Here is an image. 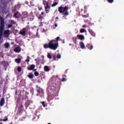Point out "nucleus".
Here are the masks:
<instances>
[{
  "mask_svg": "<svg viewBox=\"0 0 124 124\" xmlns=\"http://www.w3.org/2000/svg\"><path fill=\"white\" fill-rule=\"evenodd\" d=\"M60 40V37H57L56 40H51L49 41L48 44H46L44 45V48L45 49H51V50H56L59 47V41Z\"/></svg>",
  "mask_w": 124,
  "mask_h": 124,
  "instance_id": "nucleus-1",
  "label": "nucleus"
},
{
  "mask_svg": "<svg viewBox=\"0 0 124 124\" xmlns=\"http://www.w3.org/2000/svg\"><path fill=\"white\" fill-rule=\"evenodd\" d=\"M58 11L61 14L63 13L62 15L64 16H68L69 13L68 11V7L65 6V7L60 6L58 8Z\"/></svg>",
  "mask_w": 124,
  "mask_h": 124,
  "instance_id": "nucleus-2",
  "label": "nucleus"
},
{
  "mask_svg": "<svg viewBox=\"0 0 124 124\" xmlns=\"http://www.w3.org/2000/svg\"><path fill=\"white\" fill-rule=\"evenodd\" d=\"M4 30V18L0 16V40L1 39L2 32Z\"/></svg>",
  "mask_w": 124,
  "mask_h": 124,
  "instance_id": "nucleus-3",
  "label": "nucleus"
},
{
  "mask_svg": "<svg viewBox=\"0 0 124 124\" xmlns=\"http://www.w3.org/2000/svg\"><path fill=\"white\" fill-rule=\"evenodd\" d=\"M43 4L44 5L46 13H49L50 11L48 9H51V6H50V5H49V3H48L46 0H43Z\"/></svg>",
  "mask_w": 124,
  "mask_h": 124,
  "instance_id": "nucleus-4",
  "label": "nucleus"
},
{
  "mask_svg": "<svg viewBox=\"0 0 124 124\" xmlns=\"http://www.w3.org/2000/svg\"><path fill=\"white\" fill-rule=\"evenodd\" d=\"M28 16H29V15L28 14V13L26 12H24L22 13V15H20V18L23 22L24 21H26V19L27 18H28Z\"/></svg>",
  "mask_w": 124,
  "mask_h": 124,
  "instance_id": "nucleus-5",
  "label": "nucleus"
},
{
  "mask_svg": "<svg viewBox=\"0 0 124 124\" xmlns=\"http://www.w3.org/2000/svg\"><path fill=\"white\" fill-rule=\"evenodd\" d=\"M27 32V29L23 28V29L19 31V34L23 35V36H26V33Z\"/></svg>",
  "mask_w": 124,
  "mask_h": 124,
  "instance_id": "nucleus-6",
  "label": "nucleus"
},
{
  "mask_svg": "<svg viewBox=\"0 0 124 124\" xmlns=\"http://www.w3.org/2000/svg\"><path fill=\"white\" fill-rule=\"evenodd\" d=\"M14 51L16 52V53H20L21 52V47H20V46H17L14 49Z\"/></svg>",
  "mask_w": 124,
  "mask_h": 124,
  "instance_id": "nucleus-7",
  "label": "nucleus"
},
{
  "mask_svg": "<svg viewBox=\"0 0 124 124\" xmlns=\"http://www.w3.org/2000/svg\"><path fill=\"white\" fill-rule=\"evenodd\" d=\"M9 32H10V30H5L4 31V34L5 35H7V37H8L9 36Z\"/></svg>",
  "mask_w": 124,
  "mask_h": 124,
  "instance_id": "nucleus-8",
  "label": "nucleus"
},
{
  "mask_svg": "<svg viewBox=\"0 0 124 124\" xmlns=\"http://www.w3.org/2000/svg\"><path fill=\"white\" fill-rule=\"evenodd\" d=\"M88 31L92 36H95V33L92 29H89Z\"/></svg>",
  "mask_w": 124,
  "mask_h": 124,
  "instance_id": "nucleus-9",
  "label": "nucleus"
},
{
  "mask_svg": "<svg viewBox=\"0 0 124 124\" xmlns=\"http://www.w3.org/2000/svg\"><path fill=\"white\" fill-rule=\"evenodd\" d=\"M77 37L80 40H84V39H85V37H84L83 35L78 34L77 35Z\"/></svg>",
  "mask_w": 124,
  "mask_h": 124,
  "instance_id": "nucleus-10",
  "label": "nucleus"
},
{
  "mask_svg": "<svg viewBox=\"0 0 124 124\" xmlns=\"http://www.w3.org/2000/svg\"><path fill=\"white\" fill-rule=\"evenodd\" d=\"M4 102H5L4 98H1L0 101V106H3V105H4Z\"/></svg>",
  "mask_w": 124,
  "mask_h": 124,
  "instance_id": "nucleus-11",
  "label": "nucleus"
},
{
  "mask_svg": "<svg viewBox=\"0 0 124 124\" xmlns=\"http://www.w3.org/2000/svg\"><path fill=\"white\" fill-rule=\"evenodd\" d=\"M35 67V65L32 64L30 66V68H28L27 69L28 70H33Z\"/></svg>",
  "mask_w": 124,
  "mask_h": 124,
  "instance_id": "nucleus-12",
  "label": "nucleus"
},
{
  "mask_svg": "<svg viewBox=\"0 0 124 124\" xmlns=\"http://www.w3.org/2000/svg\"><path fill=\"white\" fill-rule=\"evenodd\" d=\"M87 47L89 50H93V46L91 45V44H88L87 45Z\"/></svg>",
  "mask_w": 124,
  "mask_h": 124,
  "instance_id": "nucleus-13",
  "label": "nucleus"
},
{
  "mask_svg": "<svg viewBox=\"0 0 124 124\" xmlns=\"http://www.w3.org/2000/svg\"><path fill=\"white\" fill-rule=\"evenodd\" d=\"M80 47L81 49H84L85 48V44H84V43L80 42L79 44Z\"/></svg>",
  "mask_w": 124,
  "mask_h": 124,
  "instance_id": "nucleus-14",
  "label": "nucleus"
},
{
  "mask_svg": "<svg viewBox=\"0 0 124 124\" xmlns=\"http://www.w3.org/2000/svg\"><path fill=\"white\" fill-rule=\"evenodd\" d=\"M44 70L46 72H48V71H50V69H49V67H48L47 66H45Z\"/></svg>",
  "mask_w": 124,
  "mask_h": 124,
  "instance_id": "nucleus-15",
  "label": "nucleus"
},
{
  "mask_svg": "<svg viewBox=\"0 0 124 124\" xmlns=\"http://www.w3.org/2000/svg\"><path fill=\"white\" fill-rule=\"evenodd\" d=\"M9 46H10V44L8 43H6L4 45V47L6 49H8L9 48Z\"/></svg>",
  "mask_w": 124,
  "mask_h": 124,
  "instance_id": "nucleus-16",
  "label": "nucleus"
},
{
  "mask_svg": "<svg viewBox=\"0 0 124 124\" xmlns=\"http://www.w3.org/2000/svg\"><path fill=\"white\" fill-rule=\"evenodd\" d=\"M19 14H19V13H18V12L15 13L14 15L15 18H19V16H18V15H19Z\"/></svg>",
  "mask_w": 124,
  "mask_h": 124,
  "instance_id": "nucleus-17",
  "label": "nucleus"
},
{
  "mask_svg": "<svg viewBox=\"0 0 124 124\" xmlns=\"http://www.w3.org/2000/svg\"><path fill=\"white\" fill-rule=\"evenodd\" d=\"M15 62L17 63H20L21 62V59L18 58V59H15Z\"/></svg>",
  "mask_w": 124,
  "mask_h": 124,
  "instance_id": "nucleus-18",
  "label": "nucleus"
},
{
  "mask_svg": "<svg viewBox=\"0 0 124 124\" xmlns=\"http://www.w3.org/2000/svg\"><path fill=\"white\" fill-rule=\"evenodd\" d=\"M80 32L81 33H83V32H87V31H86V30H85V29H81L80 30Z\"/></svg>",
  "mask_w": 124,
  "mask_h": 124,
  "instance_id": "nucleus-19",
  "label": "nucleus"
},
{
  "mask_svg": "<svg viewBox=\"0 0 124 124\" xmlns=\"http://www.w3.org/2000/svg\"><path fill=\"white\" fill-rule=\"evenodd\" d=\"M58 4H59V3H58V2H54V3H53L51 5V7H55V6H56V5H58Z\"/></svg>",
  "mask_w": 124,
  "mask_h": 124,
  "instance_id": "nucleus-20",
  "label": "nucleus"
},
{
  "mask_svg": "<svg viewBox=\"0 0 124 124\" xmlns=\"http://www.w3.org/2000/svg\"><path fill=\"white\" fill-rule=\"evenodd\" d=\"M28 77H29L30 79H32V78H33V74H29V75L28 76Z\"/></svg>",
  "mask_w": 124,
  "mask_h": 124,
  "instance_id": "nucleus-21",
  "label": "nucleus"
},
{
  "mask_svg": "<svg viewBox=\"0 0 124 124\" xmlns=\"http://www.w3.org/2000/svg\"><path fill=\"white\" fill-rule=\"evenodd\" d=\"M83 18H88L89 17V14H87L86 15H82Z\"/></svg>",
  "mask_w": 124,
  "mask_h": 124,
  "instance_id": "nucleus-22",
  "label": "nucleus"
},
{
  "mask_svg": "<svg viewBox=\"0 0 124 124\" xmlns=\"http://www.w3.org/2000/svg\"><path fill=\"white\" fill-rule=\"evenodd\" d=\"M47 57L48 58V59H49V60H51V59H52V56L51 55V54L50 53H48Z\"/></svg>",
  "mask_w": 124,
  "mask_h": 124,
  "instance_id": "nucleus-23",
  "label": "nucleus"
},
{
  "mask_svg": "<svg viewBox=\"0 0 124 124\" xmlns=\"http://www.w3.org/2000/svg\"><path fill=\"white\" fill-rule=\"evenodd\" d=\"M34 74L35 76H36V77L39 76V73H38V72H37V71L35 72L34 73Z\"/></svg>",
  "mask_w": 124,
  "mask_h": 124,
  "instance_id": "nucleus-24",
  "label": "nucleus"
},
{
  "mask_svg": "<svg viewBox=\"0 0 124 124\" xmlns=\"http://www.w3.org/2000/svg\"><path fill=\"white\" fill-rule=\"evenodd\" d=\"M73 39H74L73 42L75 43V44H76V43H77V42L76 41V39H77L76 37H73Z\"/></svg>",
  "mask_w": 124,
  "mask_h": 124,
  "instance_id": "nucleus-25",
  "label": "nucleus"
},
{
  "mask_svg": "<svg viewBox=\"0 0 124 124\" xmlns=\"http://www.w3.org/2000/svg\"><path fill=\"white\" fill-rule=\"evenodd\" d=\"M22 108H23V105L20 104L19 105V107H18V110H19V111H21V109H22Z\"/></svg>",
  "mask_w": 124,
  "mask_h": 124,
  "instance_id": "nucleus-26",
  "label": "nucleus"
},
{
  "mask_svg": "<svg viewBox=\"0 0 124 124\" xmlns=\"http://www.w3.org/2000/svg\"><path fill=\"white\" fill-rule=\"evenodd\" d=\"M52 58H53V61H56V60H57V56L56 55H53L52 56Z\"/></svg>",
  "mask_w": 124,
  "mask_h": 124,
  "instance_id": "nucleus-27",
  "label": "nucleus"
},
{
  "mask_svg": "<svg viewBox=\"0 0 124 124\" xmlns=\"http://www.w3.org/2000/svg\"><path fill=\"white\" fill-rule=\"evenodd\" d=\"M11 24H13L14 25H16V22L14 20H11Z\"/></svg>",
  "mask_w": 124,
  "mask_h": 124,
  "instance_id": "nucleus-28",
  "label": "nucleus"
},
{
  "mask_svg": "<svg viewBox=\"0 0 124 124\" xmlns=\"http://www.w3.org/2000/svg\"><path fill=\"white\" fill-rule=\"evenodd\" d=\"M21 71H22V69L21 68V67H17V71L18 72H21Z\"/></svg>",
  "mask_w": 124,
  "mask_h": 124,
  "instance_id": "nucleus-29",
  "label": "nucleus"
},
{
  "mask_svg": "<svg viewBox=\"0 0 124 124\" xmlns=\"http://www.w3.org/2000/svg\"><path fill=\"white\" fill-rule=\"evenodd\" d=\"M43 107H46V105H45V102L43 101L41 102Z\"/></svg>",
  "mask_w": 124,
  "mask_h": 124,
  "instance_id": "nucleus-30",
  "label": "nucleus"
},
{
  "mask_svg": "<svg viewBox=\"0 0 124 124\" xmlns=\"http://www.w3.org/2000/svg\"><path fill=\"white\" fill-rule=\"evenodd\" d=\"M13 27V25L12 24H10L8 25V29H10V28H12Z\"/></svg>",
  "mask_w": 124,
  "mask_h": 124,
  "instance_id": "nucleus-31",
  "label": "nucleus"
},
{
  "mask_svg": "<svg viewBox=\"0 0 124 124\" xmlns=\"http://www.w3.org/2000/svg\"><path fill=\"white\" fill-rule=\"evenodd\" d=\"M56 57L57 59H61V58H62V56H61V54H58Z\"/></svg>",
  "mask_w": 124,
  "mask_h": 124,
  "instance_id": "nucleus-32",
  "label": "nucleus"
},
{
  "mask_svg": "<svg viewBox=\"0 0 124 124\" xmlns=\"http://www.w3.org/2000/svg\"><path fill=\"white\" fill-rule=\"evenodd\" d=\"M38 19H39V20H42V18H43V17H42V16H41V15H40V16H39L38 17Z\"/></svg>",
  "mask_w": 124,
  "mask_h": 124,
  "instance_id": "nucleus-33",
  "label": "nucleus"
},
{
  "mask_svg": "<svg viewBox=\"0 0 124 124\" xmlns=\"http://www.w3.org/2000/svg\"><path fill=\"white\" fill-rule=\"evenodd\" d=\"M30 58L29 56H27V59L26 60V62H30Z\"/></svg>",
  "mask_w": 124,
  "mask_h": 124,
  "instance_id": "nucleus-34",
  "label": "nucleus"
},
{
  "mask_svg": "<svg viewBox=\"0 0 124 124\" xmlns=\"http://www.w3.org/2000/svg\"><path fill=\"white\" fill-rule=\"evenodd\" d=\"M30 7H32V6H34V4H32V2H30Z\"/></svg>",
  "mask_w": 124,
  "mask_h": 124,
  "instance_id": "nucleus-35",
  "label": "nucleus"
},
{
  "mask_svg": "<svg viewBox=\"0 0 124 124\" xmlns=\"http://www.w3.org/2000/svg\"><path fill=\"white\" fill-rule=\"evenodd\" d=\"M108 2L109 3H112L113 1H114V0H108Z\"/></svg>",
  "mask_w": 124,
  "mask_h": 124,
  "instance_id": "nucleus-36",
  "label": "nucleus"
},
{
  "mask_svg": "<svg viewBox=\"0 0 124 124\" xmlns=\"http://www.w3.org/2000/svg\"><path fill=\"white\" fill-rule=\"evenodd\" d=\"M62 82H64V81H66V79H65V78H62Z\"/></svg>",
  "mask_w": 124,
  "mask_h": 124,
  "instance_id": "nucleus-37",
  "label": "nucleus"
},
{
  "mask_svg": "<svg viewBox=\"0 0 124 124\" xmlns=\"http://www.w3.org/2000/svg\"><path fill=\"white\" fill-rule=\"evenodd\" d=\"M3 122H7L8 121V118H6L3 120Z\"/></svg>",
  "mask_w": 124,
  "mask_h": 124,
  "instance_id": "nucleus-38",
  "label": "nucleus"
},
{
  "mask_svg": "<svg viewBox=\"0 0 124 124\" xmlns=\"http://www.w3.org/2000/svg\"><path fill=\"white\" fill-rule=\"evenodd\" d=\"M82 28H87V25H83Z\"/></svg>",
  "mask_w": 124,
  "mask_h": 124,
  "instance_id": "nucleus-39",
  "label": "nucleus"
},
{
  "mask_svg": "<svg viewBox=\"0 0 124 124\" xmlns=\"http://www.w3.org/2000/svg\"><path fill=\"white\" fill-rule=\"evenodd\" d=\"M54 26H55V28H57V27H58V24H55Z\"/></svg>",
  "mask_w": 124,
  "mask_h": 124,
  "instance_id": "nucleus-40",
  "label": "nucleus"
},
{
  "mask_svg": "<svg viewBox=\"0 0 124 124\" xmlns=\"http://www.w3.org/2000/svg\"><path fill=\"white\" fill-rule=\"evenodd\" d=\"M11 45H14V42H12V43H11Z\"/></svg>",
  "mask_w": 124,
  "mask_h": 124,
  "instance_id": "nucleus-41",
  "label": "nucleus"
},
{
  "mask_svg": "<svg viewBox=\"0 0 124 124\" xmlns=\"http://www.w3.org/2000/svg\"><path fill=\"white\" fill-rule=\"evenodd\" d=\"M41 15H44V12H42L41 13Z\"/></svg>",
  "mask_w": 124,
  "mask_h": 124,
  "instance_id": "nucleus-42",
  "label": "nucleus"
},
{
  "mask_svg": "<svg viewBox=\"0 0 124 124\" xmlns=\"http://www.w3.org/2000/svg\"><path fill=\"white\" fill-rule=\"evenodd\" d=\"M42 10V8H39V10L40 11V10Z\"/></svg>",
  "mask_w": 124,
  "mask_h": 124,
  "instance_id": "nucleus-43",
  "label": "nucleus"
},
{
  "mask_svg": "<svg viewBox=\"0 0 124 124\" xmlns=\"http://www.w3.org/2000/svg\"><path fill=\"white\" fill-rule=\"evenodd\" d=\"M33 71H36V69H33Z\"/></svg>",
  "mask_w": 124,
  "mask_h": 124,
  "instance_id": "nucleus-44",
  "label": "nucleus"
},
{
  "mask_svg": "<svg viewBox=\"0 0 124 124\" xmlns=\"http://www.w3.org/2000/svg\"><path fill=\"white\" fill-rule=\"evenodd\" d=\"M56 19H59V17L57 16V17H56Z\"/></svg>",
  "mask_w": 124,
  "mask_h": 124,
  "instance_id": "nucleus-45",
  "label": "nucleus"
},
{
  "mask_svg": "<svg viewBox=\"0 0 124 124\" xmlns=\"http://www.w3.org/2000/svg\"><path fill=\"white\" fill-rule=\"evenodd\" d=\"M40 90H38V93H40Z\"/></svg>",
  "mask_w": 124,
  "mask_h": 124,
  "instance_id": "nucleus-46",
  "label": "nucleus"
},
{
  "mask_svg": "<svg viewBox=\"0 0 124 124\" xmlns=\"http://www.w3.org/2000/svg\"><path fill=\"white\" fill-rule=\"evenodd\" d=\"M84 8H85V9H86V8H87L86 7H84Z\"/></svg>",
  "mask_w": 124,
  "mask_h": 124,
  "instance_id": "nucleus-47",
  "label": "nucleus"
},
{
  "mask_svg": "<svg viewBox=\"0 0 124 124\" xmlns=\"http://www.w3.org/2000/svg\"><path fill=\"white\" fill-rule=\"evenodd\" d=\"M0 124H2V123H0Z\"/></svg>",
  "mask_w": 124,
  "mask_h": 124,
  "instance_id": "nucleus-48",
  "label": "nucleus"
},
{
  "mask_svg": "<svg viewBox=\"0 0 124 124\" xmlns=\"http://www.w3.org/2000/svg\"><path fill=\"white\" fill-rule=\"evenodd\" d=\"M0 121H2V120H0Z\"/></svg>",
  "mask_w": 124,
  "mask_h": 124,
  "instance_id": "nucleus-49",
  "label": "nucleus"
},
{
  "mask_svg": "<svg viewBox=\"0 0 124 124\" xmlns=\"http://www.w3.org/2000/svg\"><path fill=\"white\" fill-rule=\"evenodd\" d=\"M55 21H58V20H55Z\"/></svg>",
  "mask_w": 124,
  "mask_h": 124,
  "instance_id": "nucleus-50",
  "label": "nucleus"
},
{
  "mask_svg": "<svg viewBox=\"0 0 124 124\" xmlns=\"http://www.w3.org/2000/svg\"><path fill=\"white\" fill-rule=\"evenodd\" d=\"M64 76H65V75H64Z\"/></svg>",
  "mask_w": 124,
  "mask_h": 124,
  "instance_id": "nucleus-51",
  "label": "nucleus"
}]
</instances>
